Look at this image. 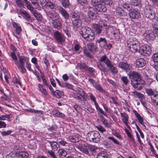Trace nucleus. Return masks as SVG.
Returning <instances> with one entry per match:
<instances>
[{"mask_svg": "<svg viewBox=\"0 0 158 158\" xmlns=\"http://www.w3.org/2000/svg\"><path fill=\"white\" fill-rule=\"evenodd\" d=\"M70 15L72 21H73V20H77L80 18L79 15L75 12H72Z\"/></svg>", "mask_w": 158, "mask_h": 158, "instance_id": "nucleus-51", "label": "nucleus"}, {"mask_svg": "<svg viewBox=\"0 0 158 158\" xmlns=\"http://www.w3.org/2000/svg\"><path fill=\"white\" fill-rule=\"evenodd\" d=\"M17 13L19 14L23 19L27 21L31 20V17L30 14L24 10L20 9L17 10Z\"/></svg>", "mask_w": 158, "mask_h": 158, "instance_id": "nucleus-13", "label": "nucleus"}, {"mask_svg": "<svg viewBox=\"0 0 158 158\" xmlns=\"http://www.w3.org/2000/svg\"><path fill=\"white\" fill-rule=\"evenodd\" d=\"M52 24L54 28L60 30L62 27V24L60 22L56 19L52 21Z\"/></svg>", "mask_w": 158, "mask_h": 158, "instance_id": "nucleus-29", "label": "nucleus"}, {"mask_svg": "<svg viewBox=\"0 0 158 158\" xmlns=\"http://www.w3.org/2000/svg\"><path fill=\"white\" fill-rule=\"evenodd\" d=\"M97 64L98 69L103 72L105 71L106 69V65L107 68L112 73L116 74L118 72L117 68L114 66L112 61L106 55L101 56Z\"/></svg>", "mask_w": 158, "mask_h": 158, "instance_id": "nucleus-1", "label": "nucleus"}, {"mask_svg": "<svg viewBox=\"0 0 158 158\" xmlns=\"http://www.w3.org/2000/svg\"><path fill=\"white\" fill-rule=\"evenodd\" d=\"M121 81L123 82V86L127 85L129 83V80L127 77L123 76L121 77Z\"/></svg>", "mask_w": 158, "mask_h": 158, "instance_id": "nucleus-49", "label": "nucleus"}, {"mask_svg": "<svg viewBox=\"0 0 158 158\" xmlns=\"http://www.w3.org/2000/svg\"><path fill=\"white\" fill-rule=\"evenodd\" d=\"M99 25L101 27H104L105 29L107 27V22L105 20H101L99 22Z\"/></svg>", "mask_w": 158, "mask_h": 158, "instance_id": "nucleus-53", "label": "nucleus"}, {"mask_svg": "<svg viewBox=\"0 0 158 158\" xmlns=\"http://www.w3.org/2000/svg\"><path fill=\"white\" fill-rule=\"evenodd\" d=\"M127 47L128 50L132 52H137L139 48L140 43L135 38L131 37L127 40Z\"/></svg>", "mask_w": 158, "mask_h": 158, "instance_id": "nucleus-5", "label": "nucleus"}, {"mask_svg": "<svg viewBox=\"0 0 158 158\" xmlns=\"http://www.w3.org/2000/svg\"><path fill=\"white\" fill-rule=\"evenodd\" d=\"M56 9L65 20H67L69 19V15L68 12L61 6H57Z\"/></svg>", "mask_w": 158, "mask_h": 158, "instance_id": "nucleus-14", "label": "nucleus"}, {"mask_svg": "<svg viewBox=\"0 0 158 158\" xmlns=\"http://www.w3.org/2000/svg\"><path fill=\"white\" fill-rule=\"evenodd\" d=\"M102 0H91V4L94 6H96L102 3Z\"/></svg>", "mask_w": 158, "mask_h": 158, "instance_id": "nucleus-54", "label": "nucleus"}, {"mask_svg": "<svg viewBox=\"0 0 158 158\" xmlns=\"http://www.w3.org/2000/svg\"><path fill=\"white\" fill-rule=\"evenodd\" d=\"M100 117L101 121L106 127L110 128L111 127V123L108 122L107 121V120L105 117H104L103 115H101L100 116Z\"/></svg>", "mask_w": 158, "mask_h": 158, "instance_id": "nucleus-24", "label": "nucleus"}, {"mask_svg": "<svg viewBox=\"0 0 158 158\" xmlns=\"http://www.w3.org/2000/svg\"><path fill=\"white\" fill-rule=\"evenodd\" d=\"M88 15L89 18L92 19H95L97 17V12L93 8H90L88 13Z\"/></svg>", "mask_w": 158, "mask_h": 158, "instance_id": "nucleus-23", "label": "nucleus"}, {"mask_svg": "<svg viewBox=\"0 0 158 158\" xmlns=\"http://www.w3.org/2000/svg\"><path fill=\"white\" fill-rule=\"evenodd\" d=\"M78 66L80 69H83L85 70H87L88 67L84 63H81L77 64Z\"/></svg>", "mask_w": 158, "mask_h": 158, "instance_id": "nucleus-60", "label": "nucleus"}, {"mask_svg": "<svg viewBox=\"0 0 158 158\" xmlns=\"http://www.w3.org/2000/svg\"><path fill=\"white\" fill-rule=\"evenodd\" d=\"M134 114L135 115L137 118L138 119L139 122L143 127H146L145 125L144 124V123H143V118L140 115V114L138 113L136 111H135V112H134Z\"/></svg>", "mask_w": 158, "mask_h": 158, "instance_id": "nucleus-31", "label": "nucleus"}, {"mask_svg": "<svg viewBox=\"0 0 158 158\" xmlns=\"http://www.w3.org/2000/svg\"><path fill=\"white\" fill-rule=\"evenodd\" d=\"M72 22L73 25L77 28L81 26L82 22L80 18L77 20H73Z\"/></svg>", "mask_w": 158, "mask_h": 158, "instance_id": "nucleus-37", "label": "nucleus"}, {"mask_svg": "<svg viewBox=\"0 0 158 158\" xmlns=\"http://www.w3.org/2000/svg\"><path fill=\"white\" fill-rule=\"evenodd\" d=\"M140 13L139 11L135 9H130L129 11V15L132 19H138L140 16Z\"/></svg>", "mask_w": 158, "mask_h": 158, "instance_id": "nucleus-19", "label": "nucleus"}, {"mask_svg": "<svg viewBox=\"0 0 158 158\" xmlns=\"http://www.w3.org/2000/svg\"><path fill=\"white\" fill-rule=\"evenodd\" d=\"M53 115L56 117H59L64 118L65 117V115L63 113L58 110H55L53 111Z\"/></svg>", "mask_w": 158, "mask_h": 158, "instance_id": "nucleus-35", "label": "nucleus"}, {"mask_svg": "<svg viewBox=\"0 0 158 158\" xmlns=\"http://www.w3.org/2000/svg\"><path fill=\"white\" fill-rule=\"evenodd\" d=\"M54 35L56 40L58 43H61L65 41L64 35L59 31H56L54 33Z\"/></svg>", "mask_w": 158, "mask_h": 158, "instance_id": "nucleus-18", "label": "nucleus"}, {"mask_svg": "<svg viewBox=\"0 0 158 158\" xmlns=\"http://www.w3.org/2000/svg\"><path fill=\"white\" fill-rule=\"evenodd\" d=\"M31 1L33 4V5L28 6L27 9L33 14L37 19H41V15L35 9L38 7V5L36 2V0H31Z\"/></svg>", "mask_w": 158, "mask_h": 158, "instance_id": "nucleus-6", "label": "nucleus"}, {"mask_svg": "<svg viewBox=\"0 0 158 158\" xmlns=\"http://www.w3.org/2000/svg\"><path fill=\"white\" fill-rule=\"evenodd\" d=\"M125 131L130 141L132 142H134L135 141V139L133 138L132 135L130 133L129 130L126 129L125 130Z\"/></svg>", "mask_w": 158, "mask_h": 158, "instance_id": "nucleus-44", "label": "nucleus"}, {"mask_svg": "<svg viewBox=\"0 0 158 158\" xmlns=\"http://www.w3.org/2000/svg\"><path fill=\"white\" fill-rule=\"evenodd\" d=\"M118 67L126 72H129L131 69V66L127 62L120 61L118 64Z\"/></svg>", "mask_w": 158, "mask_h": 158, "instance_id": "nucleus-16", "label": "nucleus"}, {"mask_svg": "<svg viewBox=\"0 0 158 158\" xmlns=\"http://www.w3.org/2000/svg\"><path fill=\"white\" fill-rule=\"evenodd\" d=\"M96 42L98 43L101 47H103L107 44L106 40L104 38L100 37L97 39Z\"/></svg>", "mask_w": 158, "mask_h": 158, "instance_id": "nucleus-27", "label": "nucleus"}, {"mask_svg": "<svg viewBox=\"0 0 158 158\" xmlns=\"http://www.w3.org/2000/svg\"><path fill=\"white\" fill-rule=\"evenodd\" d=\"M107 139L111 140L113 143L116 144L120 145V143L119 141H118L116 139L114 138L113 136H109L107 138Z\"/></svg>", "mask_w": 158, "mask_h": 158, "instance_id": "nucleus-59", "label": "nucleus"}, {"mask_svg": "<svg viewBox=\"0 0 158 158\" xmlns=\"http://www.w3.org/2000/svg\"><path fill=\"white\" fill-rule=\"evenodd\" d=\"M95 10L100 12H105L107 10L105 5L101 3L95 6Z\"/></svg>", "mask_w": 158, "mask_h": 158, "instance_id": "nucleus-22", "label": "nucleus"}, {"mask_svg": "<svg viewBox=\"0 0 158 158\" xmlns=\"http://www.w3.org/2000/svg\"><path fill=\"white\" fill-rule=\"evenodd\" d=\"M131 80V83L135 89L141 90L144 86V81L141 78L140 74L135 71H130L128 74Z\"/></svg>", "mask_w": 158, "mask_h": 158, "instance_id": "nucleus-2", "label": "nucleus"}, {"mask_svg": "<svg viewBox=\"0 0 158 158\" xmlns=\"http://www.w3.org/2000/svg\"><path fill=\"white\" fill-rule=\"evenodd\" d=\"M12 82L13 83V84L15 85L16 87L18 86H17L18 85H21L20 81L16 77H15L13 78Z\"/></svg>", "mask_w": 158, "mask_h": 158, "instance_id": "nucleus-56", "label": "nucleus"}, {"mask_svg": "<svg viewBox=\"0 0 158 158\" xmlns=\"http://www.w3.org/2000/svg\"><path fill=\"white\" fill-rule=\"evenodd\" d=\"M94 87L101 93H102L105 92L104 89L99 84L97 83H95L94 85Z\"/></svg>", "mask_w": 158, "mask_h": 158, "instance_id": "nucleus-47", "label": "nucleus"}, {"mask_svg": "<svg viewBox=\"0 0 158 158\" xmlns=\"http://www.w3.org/2000/svg\"><path fill=\"white\" fill-rule=\"evenodd\" d=\"M78 3L85 8L88 7V2L87 0H77Z\"/></svg>", "mask_w": 158, "mask_h": 158, "instance_id": "nucleus-45", "label": "nucleus"}, {"mask_svg": "<svg viewBox=\"0 0 158 158\" xmlns=\"http://www.w3.org/2000/svg\"><path fill=\"white\" fill-rule=\"evenodd\" d=\"M84 147H79V150L86 154H88L89 153L87 147H85L84 145Z\"/></svg>", "mask_w": 158, "mask_h": 158, "instance_id": "nucleus-57", "label": "nucleus"}, {"mask_svg": "<svg viewBox=\"0 0 158 158\" xmlns=\"http://www.w3.org/2000/svg\"><path fill=\"white\" fill-rule=\"evenodd\" d=\"M16 3L17 6L20 8L24 7V2L22 0H16Z\"/></svg>", "mask_w": 158, "mask_h": 158, "instance_id": "nucleus-55", "label": "nucleus"}, {"mask_svg": "<svg viewBox=\"0 0 158 158\" xmlns=\"http://www.w3.org/2000/svg\"><path fill=\"white\" fill-rule=\"evenodd\" d=\"M18 58L19 61L15 62V64L21 73H26L27 70L25 65L29 61V58L27 57L22 56H19Z\"/></svg>", "mask_w": 158, "mask_h": 158, "instance_id": "nucleus-4", "label": "nucleus"}, {"mask_svg": "<svg viewBox=\"0 0 158 158\" xmlns=\"http://www.w3.org/2000/svg\"><path fill=\"white\" fill-rule=\"evenodd\" d=\"M96 127L99 131L102 133L106 131V129L101 125H98L96 126Z\"/></svg>", "mask_w": 158, "mask_h": 158, "instance_id": "nucleus-62", "label": "nucleus"}, {"mask_svg": "<svg viewBox=\"0 0 158 158\" xmlns=\"http://www.w3.org/2000/svg\"><path fill=\"white\" fill-rule=\"evenodd\" d=\"M61 4L62 6L65 8H69L70 7V2L68 0H62Z\"/></svg>", "mask_w": 158, "mask_h": 158, "instance_id": "nucleus-39", "label": "nucleus"}, {"mask_svg": "<svg viewBox=\"0 0 158 158\" xmlns=\"http://www.w3.org/2000/svg\"><path fill=\"white\" fill-rule=\"evenodd\" d=\"M151 102L152 104H155L158 101V94L156 93L151 98Z\"/></svg>", "mask_w": 158, "mask_h": 158, "instance_id": "nucleus-50", "label": "nucleus"}, {"mask_svg": "<svg viewBox=\"0 0 158 158\" xmlns=\"http://www.w3.org/2000/svg\"><path fill=\"white\" fill-rule=\"evenodd\" d=\"M106 29V31L107 34L110 32L111 35H113L114 36H115L116 35H118L119 34V30L114 26L109 25Z\"/></svg>", "mask_w": 158, "mask_h": 158, "instance_id": "nucleus-17", "label": "nucleus"}, {"mask_svg": "<svg viewBox=\"0 0 158 158\" xmlns=\"http://www.w3.org/2000/svg\"><path fill=\"white\" fill-rule=\"evenodd\" d=\"M112 134L115 136L118 139L120 140H122L123 137L117 131L114 130H113Z\"/></svg>", "mask_w": 158, "mask_h": 158, "instance_id": "nucleus-52", "label": "nucleus"}, {"mask_svg": "<svg viewBox=\"0 0 158 158\" xmlns=\"http://www.w3.org/2000/svg\"><path fill=\"white\" fill-rule=\"evenodd\" d=\"M144 13L145 16L150 20L154 19L156 15L155 11L152 9L151 5L148 4L145 6Z\"/></svg>", "mask_w": 158, "mask_h": 158, "instance_id": "nucleus-8", "label": "nucleus"}, {"mask_svg": "<svg viewBox=\"0 0 158 158\" xmlns=\"http://www.w3.org/2000/svg\"><path fill=\"white\" fill-rule=\"evenodd\" d=\"M58 154L60 157L63 158L65 156L67 152L64 149L61 148L58 150Z\"/></svg>", "mask_w": 158, "mask_h": 158, "instance_id": "nucleus-40", "label": "nucleus"}, {"mask_svg": "<svg viewBox=\"0 0 158 158\" xmlns=\"http://www.w3.org/2000/svg\"><path fill=\"white\" fill-rule=\"evenodd\" d=\"M87 46L90 52L95 51L96 49V47L94 44L91 43L88 44Z\"/></svg>", "mask_w": 158, "mask_h": 158, "instance_id": "nucleus-43", "label": "nucleus"}, {"mask_svg": "<svg viewBox=\"0 0 158 158\" xmlns=\"http://www.w3.org/2000/svg\"><path fill=\"white\" fill-rule=\"evenodd\" d=\"M48 156L52 158H56V156L55 154V152L51 150H49L48 152Z\"/></svg>", "mask_w": 158, "mask_h": 158, "instance_id": "nucleus-64", "label": "nucleus"}, {"mask_svg": "<svg viewBox=\"0 0 158 158\" xmlns=\"http://www.w3.org/2000/svg\"><path fill=\"white\" fill-rule=\"evenodd\" d=\"M116 12L117 15L118 16H123L124 15V11L120 7H118L116 10Z\"/></svg>", "mask_w": 158, "mask_h": 158, "instance_id": "nucleus-46", "label": "nucleus"}, {"mask_svg": "<svg viewBox=\"0 0 158 158\" xmlns=\"http://www.w3.org/2000/svg\"><path fill=\"white\" fill-rule=\"evenodd\" d=\"M154 30H155V33L156 35H158V23L155 22L153 25Z\"/></svg>", "mask_w": 158, "mask_h": 158, "instance_id": "nucleus-63", "label": "nucleus"}, {"mask_svg": "<svg viewBox=\"0 0 158 158\" xmlns=\"http://www.w3.org/2000/svg\"><path fill=\"white\" fill-rule=\"evenodd\" d=\"M56 10H51L45 12L47 18L49 20H54L59 17V15L56 12Z\"/></svg>", "mask_w": 158, "mask_h": 158, "instance_id": "nucleus-12", "label": "nucleus"}, {"mask_svg": "<svg viewBox=\"0 0 158 158\" xmlns=\"http://www.w3.org/2000/svg\"><path fill=\"white\" fill-rule=\"evenodd\" d=\"M84 146L85 147H87L88 149L92 152H95L96 149L97 148L96 147L88 144H85Z\"/></svg>", "mask_w": 158, "mask_h": 158, "instance_id": "nucleus-41", "label": "nucleus"}, {"mask_svg": "<svg viewBox=\"0 0 158 158\" xmlns=\"http://www.w3.org/2000/svg\"><path fill=\"white\" fill-rule=\"evenodd\" d=\"M97 158H108V155L105 151H101L98 153Z\"/></svg>", "mask_w": 158, "mask_h": 158, "instance_id": "nucleus-34", "label": "nucleus"}, {"mask_svg": "<svg viewBox=\"0 0 158 158\" xmlns=\"http://www.w3.org/2000/svg\"><path fill=\"white\" fill-rule=\"evenodd\" d=\"M139 48V52L142 55L145 56L150 55L151 54V47L147 45H144Z\"/></svg>", "mask_w": 158, "mask_h": 158, "instance_id": "nucleus-9", "label": "nucleus"}, {"mask_svg": "<svg viewBox=\"0 0 158 158\" xmlns=\"http://www.w3.org/2000/svg\"><path fill=\"white\" fill-rule=\"evenodd\" d=\"M88 94L90 100L94 103V105L98 104L96 101V98L91 93H89Z\"/></svg>", "mask_w": 158, "mask_h": 158, "instance_id": "nucleus-48", "label": "nucleus"}, {"mask_svg": "<svg viewBox=\"0 0 158 158\" xmlns=\"http://www.w3.org/2000/svg\"><path fill=\"white\" fill-rule=\"evenodd\" d=\"M17 158H27L29 156L28 153L25 151H21L15 153Z\"/></svg>", "mask_w": 158, "mask_h": 158, "instance_id": "nucleus-25", "label": "nucleus"}, {"mask_svg": "<svg viewBox=\"0 0 158 158\" xmlns=\"http://www.w3.org/2000/svg\"><path fill=\"white\" fill-rule=\"evenodd\" d=\"M44 5L46 6L47 7L52 9L51 10H56V8L57 6H56L53 2L51 1H46Z\"/></svg>", "mask_w": 158, "mask_h": 158, "instance_id": "nucleus-30", "label": "nucleus"}, {"mask_svg": "<svg viewBox=\"0 0 158 158\" xmlns=\"http://www.w3.org/2000/svg\"><path fill=\"white\" fill-rule=\"evenodd\" d=\"M37 86L39 88V91L45 96L48 95V90L44 86V85L40 84H38Z\"/></svg>", "mask_w": 158, "mask_h": 158, "instance_id": "nucleus-21", "label": "nucleus"}, {"mask_svg": "<svg viewBox=\"0 0 158 158\" xmlns=\"http://www.w3.org/2000/svg\"><path fill=\"white\" fill-rule=\"evenodd\" d=\"M144 36L146 39L148 40H153L155 39V35L152 31L146 32L144 34Z\"/></svg>", "mask_w": 158, "mask_h": 158, "instance_id": "nucleus-28", "label": "nucleus"}, {"mask_svg": "<svg viewBox=\"0 0 158 158\" xmlns=\"http://www.w3.org/2000/svg\"><path fill=\"white\" fill-rule=\"evenodd\" d=\"M132 93L134 94L135 97L138 98L139 99L143 107L147 108V103L144 95L139 92H137L136 91H133Z\"/></svg>", "mask_w": 158, "mask_h": 158, "instance_id": "nucleus-11", "label": "nucleus"}, {"mask_svg": "<svg viewBox=\"0 0 158 158\" xmlns=\"http://www.w3.org/2000/svg\"><path fill=\"white\" fill-rule=\"evenodd\" d=\"M54 96L57 98H60L61 97V92L58 90H56L52 93Z\"/></svg>", "mask_w": 158, "mask_h": 158, "instance_id": "nucleus-58", "label": "nucleus"}, {"mask_svg": "<svg viewBox=\"0 0 158 158\" xmlns=\"http://www.w3.org/2000/svg\"><path fill=\"white\" fill-rule=\"evenodd\" d=\"M82 50L85 56L90 58L92 57V55L90 52L85 47H83Z\"/></svg>", "mask_w": 158, "mask_h": 158, "instance_id": "nucleus-42", "label": "nucleus"}, {"mask_svg": "<svg viewBox=\"0 0 158 158\" xmlns=\"http://www.w3.org/2000/svg\"><path fill=\"white\" fill-rule=\"evenodd\" d=\"M92 27L97 34H99L101 32L102 29L100 26L97 24H93L92 25Z\"/></svg>", "mask_w": 158, "mask_h": 158, "instance_id": "nucleus-33", "label": "nucleus"}, {"mask_svg": "<svg viewBox=\"0 0 158 158\" xmlns=\"http://www.w3.org/2000/svg\"><path fill=\"white\" fill-rule=\"evenodd\" d=\"M67 139L68 140L72 142L76 143L79 141V136L77 135H70Z\"/></svg>", "mask_w": 158, "mask_h": 158, "instance_id": "nucleus-32", "label": "nucleus"}, {"mask_svg": "<svg viewBox=\"0 0 158 158\" xmlns=\"http://www.w3.org/2000/svg\"><path fill=\"white\" fill-rule=\"evenodd\" d=\"M88 136L90 141L98 143L100 140V134L97 131L91 132L88 133Z\"/></svg>", "mask_w": 158, "mask_h": 158, "instance_id": "nucleus-10", "label": "nucleus"}, {"mask_svg": "<svg viewBox=\"0 0 158 158\" xmlns=\"http://www.w3.org/2000/svg\"><path fill=\"white\" fill-rule=\"evenodd\" d=\"M146 64V61L142 58L138 59L136 62V67L142 68L144 67Z\"/></svg>", "mask_w": 158, "mask_h": 158, "instance_id": "nucleus-26", "label": "nucleus"}, {"mask_svg": "<svg viewBox=\"0 0 158 158\" xmlns=\"http://www.w3.org/2000/svg\"><path fill=\"white\" fill-rule=\"evenodd\" d=\"M98 113H100L101 114L107 117V114L105 113L102 109L101 108L98 104L94 105Z\"/></svg>", "mask_w": 158, "mask_h": 158, "instance_id": "nucleus-38", "label": "nucleus"}, {"mask_svg": "<svg viewBox=\"0 0 158 158\" xmlns=\"http://www.w3.org/2000/svg\"><path fill=\"white\" fill-rule=\"evenodd\" d=\"M13 28L12 31L13 35L17 39H19L21 37L22 28L20 25L15 22L12 23Z\"/></svg>", "mask_w": 158, "mask_h": 158, "instance_id": "nucleus-7", "label": "nucleus"}, {"mask_svg": "<svg viewBox=\"0 0 158 158\" xmlns=\"http://www.w3.org/2000/svg\"><path fill=\"white\" fill-rule=\"evenodd\" d=\"M121 116L122 118V120L123 123L127 127H130L128 125V123L129 116L128 114L125 112L120 113Z\"/></svg>", "mask_w": 158, "mask_h": 158, "instance_id": "nucleus-20", "label": "nucleus"}, {"mask_svg": "<svg viewBox=\"0 0 158 158\" xmlns=\"http://www.w3.org/2000/svg\"><path fill=\"white\" fill-rule=\"evenodd\" d=\"M80 33L83 38L88 41H92L95 38V35L94 31L88 27H82Z\"/></svg>", "mask_w": 158, "mask_h": 158, "instance_id": "nucleus-3", "label": "nucleus"}, {"mask_svg": "<svg viewBox=\"0 0 158 158\" xmlns=\"http://www.w3.org/2000/svg\"><path fill=\"white\" fill-rule=\"evenodd\" d=\"M12 131L11 130H9L6 131H4L1 132V134L2 136H5L10 135Z\"/></svg>", "mask_w": 158, "mask_h": 158, "instance_id": "nucleus-61", "label": "nucleus"}, {"mask_svg": "<svg viewBox=\"0 0 158 158\" xmlns=\"http://www.w3.org/2000/svg\"><path fill=\"white\" fill-rule=\"evenodd\" d=\"M145 92L148 95L150 96L151 98L156 93L155 90L151 88L146 89L145 90Z\"/></svg>", "mask_w": 158, "mask_h": 158, "instance_id": "nucleus-36", "label": "nucleus"}, {"mask_svg": "<svg viewBox=\"0 0 158 158\" xmlns=\"http://www.w3.org/2000/svg\"><path fill=\"white\" fill-rule=\"evenodd\" d=\"M45 143L46 146L51 147L53 151H56L60 147L59 145L56 141L47 140Z\"/></svg>", "mask_w": 158, "mask_h": 158, "instance_id": "nucleus-15", "label": "nucleus"}]
</instances>
